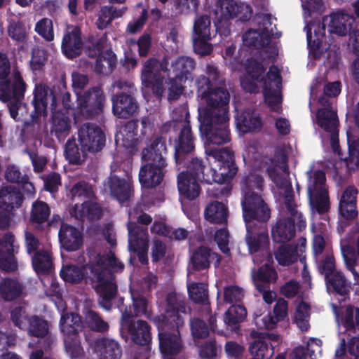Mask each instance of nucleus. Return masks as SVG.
<instances>
[{
  "label": "nucleus",
  "mask_w": 359,
  "mask_h": 359,
  "mask_svg": "<svg viewBox=\"0 0 359 359\" xmlns=\"http://www.w3.org/2000/svg\"><path fill=\"white\" fill-rule=\"evenodd\" d=\"M116 57L111 50L102 53L96 60L95 70L100 73L110 72L116 65Z\"/></svg>",
  "instance_id": "obj_52"
},
{
  "label": "nucleus",
  "mask_w": 359,
  "mask_h": 359,
  "mask_svg": "<svg viewBox=\"0 0 359 359\" xmlns=\"http://www.w3.org/2000/svg\"><path fill=\"white\" fill-rule=\"evenodd\" d=\"M104 100L102 90L97 87L90 88L83 94L81 93L77 96L75 118L79 115L90 118L99 114L102 111Z\"/></svg>",
  "instance_id": "obj_16"
},
{
  "label": "nucleus",
  "mask_w": 359,
  "mask_h": 359,
  "mask_svg": "<svg viewBox=\"0 0 359 359\" xmlns=\"http://www.w3.org/2000/svg\"><path fill=\"white\" fill-rule=\"evenodd\" d=\"M246 227L245 241L249 252L251 254L260 252L266 257L270 255L266 249L269 241L266 228L257 227L255 224L252 225L251 222L246 223Z\"/></svg>",
  "instance_id": "obj_23"
},
{
  "label": "nucleus",
  "mask_w": 359,
  "mask_h": 359,
  "mask_svg": "<svg viewBox=\"0 0 359 359\" xmlns=\"http://www.w3.org/2000/svg\"><path fill=\"white\" fill-rule=\"evenodd\" d=\"M196 83L199 98L198 118L229 116L230 94L224 81H219L213 88L205 76H200Z\"/></svg>",
  "instance_id": "obj_4"
},
{
  "label": "nucleus",
  "mask_w": 359,
  "mask_h": 359,
  "mask_svg": "<svg viewBox=\"0 0 359 359\" xmlns=\"http://www.w3.org/2000/svg\"><path fill=\"white\" fill-rule=\"evenodd\" d=\"M25 90V83L18 72L11 73L9 60L0 53V100L20 97Z\"/></svg>",
  "instance_id": "obj_14"
},
{
  "label": "nucleus",
  "mask_w": 359,
  "mask_h": 359,
  "mask_svg": "<svg viewBox=\"0 0 359 359\" xmlns=\"http://www.w3.org/2000/svg\"><path fill=\"white\" fill-rule=\"evenodd\" d=\"M104 191L120 203L126 201L131 196V184L129 180L111 175L104 184Z\"/></svg>",
  "instance_id": "obj_27"
},
{
  "label": "nucleus",
  "mask_w": 359,
  "mask_h": 359,
  "mask_svg": "<svg viewBox=\"0 0 359 359\" xmlns=\"http://www.w3.org/2000/svg\"><path fill=\"white\" fill-rule=\"evenodd\" d=\"M278 262L283 266H288L294 263L297 259V255L294 248L290 245L279 247L275 253Z\"/></svg>",
  "instance_id": "obj_57"
},
{
  "label": "nucleus",
  "mask_w": 359,
  "mask_h": 359,
  "mask_svg": "<svg viewBox=\"0 0 359 359\" xmlns=\"http://www.w3.org/2000/svg\"><path fill=\"white\" fill-rule=\"evenodd\" d=\"M79 140L83 149L97 152L104 146L105 136L97 126L86 123L79 130Z\"/></svg>",
  "instance_id": "obj_20"
},
{
  "label": "nucleus",
  "mask_w": 359,
  "mask_h": 359,
  "mask_svg": "<svg viewBox=\"0 0 359 359\" xmlns=\"http://www.w3.org/2000/svg\"><path fill=\"white\" fill-rule=\"evenodd\" d=\"M88 268L90 271V277L95 285V290L104 299L112 298L116 292V285L112 273L121 271L124 267L109 252L107 254L92 253L89 257Z\"/></svg>",
  "instance_id": "obj_3"
},
{
  "label": "nucleus",
  "mask_w": 359,
  "mask_h": 359,
  "mask_svg": "<svg viewBox=\"0 0 359 359\" xmlns=\"http://www.w3.org/2000/svg\"><path fill=\"white\" fill-rule=\"evenodd\" d=\"M357 195L358 190L353 186L348 187L343 191L339 199V212L344 218L349 219L357 216Z\"/></svg>",
  "instance_id": "obj_32"
},
{
  "label": "nucleus",
  "mask_w": 359,
  "mask_h": 359,
  "mask_svg": "<svg viewBox=\"0 0 359 359\" xmlns=\"http://www.w3.org/2000/svg\"><path fill=\"white\" fill-rule=\"evenodd\" d=\"M121 325L128 328L133 341L141 346L147 344L151 340V334L149 327L147 323L143 320H137L130 323V320H128V324L123 325L121 321Z\"/></svg>",
  "instance_id": "obj_42"
},
{
  "label": "nucleus",
  "mask_w": 359,
  "mask_h": 359,
  "mask_svg": "<svg viewBox=\"0 0 359 359\" xmlns=\"http://www.w3.org/2000/svg\"><path fill=\"white\" fill-rule=\"evenodd\" d=\"M26 330L31 336L44 337L48 333V324L43 318L37 316H32L30 317Z\"/></svg>",
  "instance_id": "obj_50"
},
{
  "label": "nucleus",
  "mask_w": 359,
  "mask_h": 359,
  "mask_svg": "<svg viewBox=\"0 0 359 359\" xmlns=\"http://www.w3.org/2000/svg\"><path fill=\"white\" fill-rule=\"evenodd\" d=\"M317 123L330 134L332 149L339 158L333 166L334 169L333 177H335L337 175L343 173V166L346 172L359 168V137L353 135L349 131L347 132L349 156L344 159L341 156L338 138V119L335 111L327 108L319 109L317 113Z\"/></svg>",
  "instance_id": "obj_2"
},
{
  "label": "nucleus",
  "mask_w": 359,
  "mask_h": 359,
  "mask_svg": "<svg viewBox=\"0 0 359 359\" xmlns=\"http://www.w3.org/2000/svg\"><path fill=\"white\" fill-rule=\"evenodd\" d=\"M83 46L80 28L68 26L62 40L61 48L63 53L69 58L75 57L81 54Z\"/></svg>",
  "instance_id": "obj_24"
},
{
  "label": "nucleus",
  "mask_w": 359,
  "mask_h": 359,
  "mask_svg": "<svg viewBox=\"0 0 359 359\" xmlns=\"http://www.w3.org/2000/svg\"><path fill=\"white\" fill-rule=\"evenodd\" d=\"M325 279L337 293L344 295L348 292L350 285L342 272L336 271Z\"/></svg>",
  "instance_id": "obj_55"
},
{
  "label": "nucleus",
  "mask_w": 359,
  "mask_h": 359,
  "mask_svg": "<svg viewBox=\"0 0 359 359\" xmlns=\"http://www.w3.org/2000/svg\"><path fill=\"white\" fill-rule=\"evenodd\" d=\"M315 261L318 272L324 275L325 278H328L336 271V263L333 252L315 258Z\"/></svg>",
  "instance_id": "obj_51"
},
{
  "label": "nucleus",
  "mask_w": 359,
  "mask_h": 359,
  "mask_svg": "<svg viewBox=\"0 0 359 359\" xmlns=\"http://www.w3.org/2000/svg\"><path fill=\"white\" fill-rule=\"evenodd\" d=\"M190 298L195 302L205 303L208 301V290L203 283H193L188 285Z\"/></svg>",
  "instance_id": "obj_63"
},
{
  "label": "nucleus",
  "mask_w": 359,
  "mask_h": 359,
  "mask_svg": "<svg viewBox=\"0 0 359 359\" xmlns=\"http://www.w3.org/2000/svg\"><path fill=\"white\" fill-rule=\"evenodd\" d=\"M180 110L181 111L180 118H176V121H183V128L181 130L179 145L176 147V154H180V152L189 153L194 148L191 129L187 121L189 114L184 108H180Z\"/></svg>",
  "instance_id": "obj_41"
},
{
  "label": "nucleus",
  "mask_w": 359,
  "mask_h": 359,
  "mask_svg": "<svg viewBox=\"0 0 359 359\" xmlns=\"http://www.w3.org/2000/svg\"><path fill=\"white\" fill-rule=\"evenodd\" d=\"M227 215V209L222 203H211L205 210V219L212 223H224L226 222Z\"/></svg>",
  "instance_id": "obj_44"
},
{
  "label": "nucleus",
  "mask_w": 359,
  "mask_h": 359,
  "mask_svg": "<svg viewBox=\"0 0 359 359\" xmlns=\"http://www.w3.org/2000/svg\"><path fill=\"white\" fill-rule=\"evenodd\" d=\"M295 233L294 221L289 218L280 219L272 227V238L276 243H286L290 241Z\"/></svg>",
  "instance_id": "obj_35"
},
{
  "label": "nucleus",
  "mask_w": 359,
  "mask_h": 359,
  "mask_svg": "<svg viewBox=\"0 0 359 359\" xmlns=\"http://www.w3.org/2000/svg\"><path fill=\"white\" fill-rule=\"evenodd\" d=\"M272 263L271 255H267L265 257V262L263 266L257 272L252 271V278L258 290H262V286H264L263 284L270 283L276 279L277 274L271 266Z\"/></svg>",
  "instance_id": "obj_39"
},
{
  "label": "nucleus",
  "mask_w": 359,
  "mask_h": 359,
  "mask_svg": "<svg viewBox=\"0 0 359 359\" xmlns=\"http://www.w3.org/2000/svg\"><path fill=\"white\" fill-rule=\"evenodd\" d=\"M247 316V311L241 305H233L225 313L224 322L229 326L235 325L244 320Z\"/></svg>",
  "instance_id": "obj_56"
},
{
  "label": "nucleus",
  "mask_w": 359,
  "mask_h": 359,
  "mask_svg": "<svg viewBox=\"0 0 359 359\" xmlns=\"http://www.w3.org/2000/svg\"><path fill=\"white\" fill-rule=\"evenodd\" d=\"M168 58L163 57L161 62L151 58L146 61L142 71V81L148 87H151L157 95L163 92L162 72H167L170 80L168 84V100H175L182 94L184 87L182 83L191 79V74L196 67L194 60L186 56L176 58L171 62L170 69Z\"/></svg>",
  "instance_id": "obj_1"
},
{
  "label": "nucleus",
  "mask_w": 359,
  "mask_h": 359,
  "mask_svg": "<svg viewBox=\"0 0 359 359\" xmlns=\"http://www.w3.org/2000/svg\"><path fill=\"white\" fill-rule=\"evenodd\" d=\"M210 250L205 248L201 247L196 250L191 257V263L197 270L205 269L210 265Z\"/></svg>",
  "instance_id": "obj_59"
},
{
  "label": "nucleus",
  "mask_w": 359,
  "mask_h": 359,
  "mask_svg": "<svg viewBox=\"0 0 359 359\" xmlns=\"http://www.w3.org/2000/svg\"><path fill=\"white\" fill-rule=\"evenodd\" d=\"M22 292V286L15 279L5 278L0 283V294L3 299L11 301L19 297Z\"/></svg>",
  "instance_id": "obj_45"
},
{
  "label": "nucleus",
  "mask_w": 359,
  "mask_h": 359,
  "mask_svg": "<svg viewBox=\"0 0 359 359\" xmlns=\"http://www.w3.org/2000/svg\"><path fill=\"white\" fill-rule=\"evenodd\" d=\"M165 154V141L161 137H156L143 150L142 159L147 163L141 168L139 179L144 188L154 187L162 181L166 166Z\"/></svg>",
  "instance_id": "obj_5"
},
{
  "label": "nucleus",
  "mask_w": 359,
  "mask_h": 359,
  "mask_svg": "<svg viewBox=\"0 0 359 359\" xmlns=\"http://www.w3.org/2000/svg\"><path fill=\"white\" fill-rule=\"evenodd\" d=\"M237 126L243 133L255 131L260 129L262 121L257 111L252 109H246L236 117Z\"/></svg>",
  "instance_id": "obj_37"
},
{
  "label": "nucleus",
  "mask_w": 359,
  "mask_h": 359,
  "mask_svg": "<svg viewBox=\"0 0 359 359\" xmlns=\"http://www.w3.org/2000/svg\"><path fill=\"white\" fill-rule=\"evenodd\" d=\"M280 76L276 67H271L264 81V95L265 102L271 110L279 112L282 101L280 88Z\"/></svg>",
  "instance_id": "obj_19"
},
{
  "label": "nucleus",
  "mask_w": 359,
  "mask_h": 359,
  "mask_svg": "<svg viewBox=\"0 0 359 359\" xmlns=\"http://www.w3.org/2000/svg\"><path fill=\"white\" fill-rule=\"evenodd\" d=\"M197 181L198 180L189 176L188 173H180L177 177V187L180 195L189 200L198 197L201 189Z\"/></svg>",
  "instance_id": "obj_36"
},
{
  "label": "nucleus",
  "mask_w": 359,
  "mask_h": 359,
  "mask_svg": "<svg viewBox=\"0 0 359 359\" xmlns=\"http://www.w3.org/2000/svg\"><path fill=\"white\" fill-rule=\"evenodd\" d=\"M355 22L354 18L344 13H334L323 17L322 24L306 26V37L309 45L320 48L325 42V28L330 34L346 36Z\"/></svg>",
  "instance_id": "obj_6"
},
{
  "label": "nucleus",
  "mask_w": 359,
  "mask_h": 359,
  "mask_svg": "<svg viewBox=\"0 0 359 359\" xmlns=\"http://www.w3.org/2000/svg\"><path fill=\"white\" fill-rule=\"evenodd\" d=\"M131 297L133 299V311L130 309H126L122 311V322L123 325L128 324V320L134 316L139 315H145L149 316L148 303L147 299L142 295L131 290Z\"/></svg>",
  "instance_id": "obj_40"
},
{
  "label": "nucleus",
  "mask_w": 359,
  "mask_h": 359,
  "mask_svg": "<svg viewBox=\"0 0 359 359\" xmlns=\"http://www.w3.org/2000/svg\"><path fill=\"white\" fill-rule=\"evenodd\" d=\"M60 325L67 353L72 358L83 355V350L79 339V332L83 328L81 317L76 313H65L61 316Z\"/></svg>",
  "instance_id": "obj_13"
},
{
  "label": "nucleus",
  "mask_w": 359,
  "mask_h": 359,
  "mask_svg": "<svg viewBox=\"0 0 359 359\" xmlns=\"http://www.w3.org/2000/svg\"><path fill=\"white\" fill-rule=\"evenodd\" d=\"M53 132L59 140L66 137L70 130L69 118L65 115L53 113Z\"/></svg>",
  "instance_id": "obj_53"
},
{
  "label": "nucleus",
  "mask_w": 359,
  "mask_h": 359,
  "mask_svg": "<svg viewBox=\"0 0 359 359\" xmlns=\"http://www.w3.org/2000/svg\"><path fill=\"white\" fill-rule=\"evenodd\" d=\"M205 154L211 167L210 174L202 175L201 178L205 182L223 184L233 177L237 168L233 154L229 148L217 149L208 147Z\"/></svg>",
  "instance_id": "obj_7"
},
{
  "label": "nucleus",
  "mask_w": 359,
  "mask_h": 359,
  "mask_svg": "<svg viewBox=\"0 0 359 359\" xmlns=\"http://www.w3.org/2000/svg\"><path fill=\"white\" fill-rule=\"evenodd\" d=\"M32 265L38 274L49 273L53 267L52 258L49 252L47 250L36 252L32 257Z\"/></svg>",
  "instance_id": "obj_46"
},
{
  "label": "nucleus",
  "mask_w": 359,
  "mask_h": 359,
  "mask_svg": "<svg viewBox=\"0 0 359 359\" xmlns=\"http://www.w3.org/2000/svg\"><path fill=\"white\" fill-rule=\"evenodd\" d=\"M214 30L211 29V20L208 15H203L198 17L194 24L193 38L211 39Z\"/></svg>",
  "instance_id": "obj_48"
},
{
  "label": "nucleus",
  "mask_w": 359,
  "mask_h": 359,
  "mask_svg": "<svg viewBox=\"0 0 359 359\" xmlns=\"http://www.w3.org/2000/svg\"><path fill=\"white\" fill-rule=\"evenodd\" d=\"M306 174L307 194L311 209L318 213L327 212L330 208V201L325 173L319 170L311 169Z\"/></svg>",
  "instance_id": "obj_12"
},
{
  "label": "nucleus",
  "mask_w": 359,
  "mask_h": 359,
  "mask_svg": "<svg viewBox=\"0 0 359 359\" xmlns=\"http://www.w3.org/2000/svg\"><path fill=\"white\" fill-rule=\"evenodd\" d=\"M220 8L222 14L225 18H238L245 21L251 15V8L245 3H238L233 0H222Z\"/></svg>",
  "instance_id": "obj_31"
},
{
  "label": "nucleus",
  "mask_w": 359,
  "mask_h": 359,
  "mask_svg": "<svg viewBox=\"0 0 359 359\" xmlns=\"http://www.w3.org/2000/svg\"><path fill=\"white\" fill-rule=\"evenodd\" d=\"M86 340L99 359H121V346L116 340L108 337L91 339L88 334Z\"/></svg>",
  "instance_id": "obj_21"
},
{
  "label": "nucleus",
  "mask_w": 359,
  "mask_h": 359,
  "mask_svg": "<svg viewBox=\"0 0 359 359\" xmlns=\"http://www.w3.org/2000/svg\"><path fill=\"white\" fill-rule=\"evenodd\" d=\"M14 241L13 236L6 233L0 242V268L6 271H15L18 269V262L13 255Z\"/></svg>",
  "instance_id": "obj_28"
},
{
  "label": "nucleus",
  "mask_w": 359,
  "mask_h": 359,
  "mask_svg": "<svg viewBox=\"0 0 359 359\" xmlns=\"http://www.w3.org/2000/svg\"><path fill=\"white\" fill-rule=\"evenodd\" d=\"M22 203V195L15 187L9 185L0 189V210L13 212Z\"/></svg>",
  "instance_id": "obj_33"
},
{
  "label": "nucleus",
  "mask_w": 359,
  "mask_h": 359,
  "mask_svg": "<svg viewBox=\"0 0 359 359\" xmlns=\"http://www.w3.org/2000/svg\"><path fill=\"white\" fill-rule=\"evenodd\" d=\"M50 214L48 204L42 201H36L32 204L30 220L34 224H42L47 221Z\"/></svg>",
  "instance_id": "obj_49"
},
{
  "label": "nucleus",
  "mask_w": 359,
  "mask_h": 359,
  "mask_svg": "<svg viewBox=\"0 0 359 359\" xmlns=\"http://www.w3.org/2000/svg\"><path fill=\"white\" fill-rule=\"evenodd\" d=\"M11 318L15 326L20 330H26L29 323L30 317H29L24 307L19 306L15 308L11 311Z\"/></svg>",
  "instance_id": "obj_61"
},
{
  "label": "nucleus",
  "mask_w": 359,
  "mask_h": 359,
  "mask_svg": "<svg viewBox=\"0 0 359 359\" xmlns=\"http://www.w3.org/2000/svg\"><path fill=\"white\" fill-rule=\"evenodd\" d=\"M72 198H79L83 203H76L70 214L76 218L95 219L100 217L101 209L94 198L92 187L85 182L76 183L71 189Z\"/></svg>",
  "instance_id": "obj_10"
},
{
  "label": "nucleus",
  "mask_w": 359,
  "mask_h": 359,
  "mask_svg": "<svg viewBox=\"0 0 359 359\" xmlns=\"http://www.w3.org/2000/svg\"><path fill=\"white\" fill-rule=\"evenodd\" d=\"M312 251L314 259L333 252L330 241L320 234L315 235L313 238Z\"/></svg>",
  "instance_id": "obj_54"
},
{
  "label": "nucleus",
  "mask_w": 359,
  "mask_h": 359,
  "mask_svg": "<svg viewBox=\"0 0 359 359\" xmlns=\"http://www.w3.org/2000/svg\"><path fill=\"white\" fill-rule=\"evenodd\" d=\"M186 312L185 297L176 292H171L166 297L165 314L155 318L154 320L158 327L170 324L180 328L184 325L182 314Z\"/></svg>",
  "instance_id": "obj_15"
},
{
  "label": "nucleus",
  "mask_w": 359,
  "mask_h": 359,
  "mask_svg": "<svg viewBox=\"0 0 359 359\" xmlns=\"http://www.w3.org/2000/svg\"><path fill=\"white\" fill-rule=\"evenodd\" d=\"M137 121L127 122L116 135V142L126 148H133L138 142Z\"/></svg>",
  "instance_id": "obj_38"
},
{
  "label": "nucleus",
  "mask_w": 359,
  "mask_h": 359,
  "mask_svg": "<svg viewBox=\"0 0 359 359\" xmlns=\"http://www.w3.org/2000/svg\"><path fill=\"white\" fill-rule=\"evenodd\" d=\"M160 350L163 357H173L183 348L179 329L170 324L158 327Z\"/></svg>",
  "instance_id": "obj_18"
},
{
  "label": "nucleus",
  "mask_w": 359,
  "mask_h": 359,
  "mask_svg": "<svg viewBox=\"0 0 359 359\" xmlns=\"http://www.w3.org/2000/svg\"><path fill=\"white\" fill-rule=\"evenodd\" d=\"M269 351L268 344L261 339L255 340L249 346L250 355L260 359L267 358Z\"/></svg>",
  "instance_id": "obj_64"
},
{
  "label": "nucleus",
  "mask_w": 359,
  "mask_h": 359,
  "mask_svg": "<svg viewBox=\"0 0 359 359\" xmlns=\"http://www.w3.org/2000/svg\"><path fill=\"white\" fill-rule=\"evenodd\" d=\"M311 307L305 302H300L296 308L294 322L302 332H306L310 328Z\"/></svg>",
  "instance_id": "obj_47"
},
{
  "label": "nucleus",
  "mask_w": 359,
  "mask_h": 359,
  "mask_svg": "<svg viewBox=\"0 0 359 359\" xmlns=\"http://www.w3.org/2000/svg\"><path fill=\"white\" fill-rule=\"evenodd\" d=\"M34 106L38 115H46L48 109L55 111V96L53 90L46 85H36L34 89Z\"/></svg>",
  "instance_id": "obj_25"
},
{
  "label": "nucleus",
  "mask_w": 359,
  "mask_h": 359,
  "mask_svg": "<svg viewBox=\"0 0 359 359\" xmlns=\"http://www.w3.org/2000/svg\"><path fill=\"white\" fill-rule=\"evenodd\" d=\"M264 69L263 64H260L253 59L248 60L245 63L247 76L241 79L243 88L250 93L257 92V82L264 80L263 73Z\"/></svg>",
  "instance_id": "obj_26"
},
{
  "label": "nucleus",
  "mask_w": 359,
  "mask_h": 359,
  "mask_svg": "<svg viewBox=\"0 0 359 359\" xmlns=\"http://www.w3.org/2000/svg\"><path fill=\"white\" fill-rule=\"evenodd\" d=\"M85 320L89 327L96 332H104L109 328L108 323L93 311L86 313Z\"/></svg>",
  "instance_id": "obj_62"
},
{
  "label": "nucleus",
  "mask_w": 359,
  "mask_h": 359,
  "mask_svg": "<svg viewBox=\"0 0 359 359\" xmlns=\"http://www.w3.org/2000/svg\"><path fill=\"white\" fill-rule=\"evenodd\" d=\"M341 252L347 270L359 280V234L341 241Z\"/></svg>",
  "instance_id": "obj_22"
},
{
  "label": "nucleus",
  "mask_w": 359,
  "mask_h": 359,
  "mask_svg": "<svg viewBox=\"0 0 359 359\" xmlns=\"http://www.w3.org/2000/svg\"><path fill=\"white\" fill-rule=\"evenodd\" d=\"M111 100L114 114L118 118H129L134 115L137 111V102L135 99L130 95L122 93L114 95Z\"/></svg>",
  "instance_id": "obj_29"
},
{
  "label": "nucleus",
  "mask_w": 359,
  "mask_h": 359,
  "mask_svg": "<svg viewBox=\"0 0 359 359\" xmlns=\"http://www.w3.org/2000/svg\"><path fill=\"white\" fill-rule=\"evenodd\" d=\"M287 161L285 151L283 149H277L273 165L268 169V173L273 183L280 189V194L284 196L285 203L288 211L292 215L301 218L302 215L299 214L297 210V205L293 199L291 183L288 180Z\"/></svg>",
  "instance_id": "obj_9"
},
{
  "label": "nucleus",
  "mask_w": 359,
  "mask_h": 359,
  "mask_svg": "<svg viewBox=\"0 0 359 359\" xmlns=\"http://www.w3.org/2000/svg\"><path fill=\"white\" fill-rule=\"evenodd\" d=\"M61 245L67 251H76L83 243L81 233L75 227L66 224H62L59 231Z\"/></svg>",
  "instance_id": "obj_30"
},
{
  "label": "nucleus",
  "mask_w": 359,
  "mask_h": 359,
  "mask_svg": "<svg viewBox=\"0 0 359 359\" xmlns=\"http://www.w3.org/2000/svg\"><path fill=\"white\" fill-rule=\"evenodd\" d=\"M127 224L128 232V248L130 251L137 254L139 260L142 264L147 262L148 231L147 227L140 226L136 222L147 225L152 221L151 217L137 208L129 212Z\"/></svg>",
  "instance_id": "obj_8"
},
{
  "label": "nucleus",
  "mask_w": 359,
  "mask_h": 359,
  "mask_svg": "<svg viewBox=\"0 0 359 359\" xmlns=\"http://www.w3.org/2000/svg\"><path fill=\"white\" fill-rule=\"evenodd\" d=\"M337 320L339 332H347L348 336L350 337L356 329L359 330V309L348 306L343 311L341 318L337 317Z\"/></svg>",
  "instance_id": "obj_34"
},
{
  "label": "nucleus",
  "mask_w": 359,
  "mask_h": 359,
  "mask_svg": "<svg viewBox=\"0 0 359 359\" xmlns=\"http://www.w3.org/2000/svg\"><path fill=\"white\" fill-rule=\"evenodd\" d=\"M243 40L247 46L261 48L269 45L271 36L266 29H250L243 35Z\"/></svg>",
  "instance_id": "obj_43"
},
{
  "label": "nucleus",
  "mask_w": 359,
  "mask_h": 359,
  "mask_svg": "<svg viewBox=\"0 0 359 359\" xmlns=\"http://www.w3.org/2000/svg\"><path fill=\"white\" fill-rule=\"evenodd\" d=\"M85 149L80 150L75 140H68L65 145V156L67 159L74 164L81 163L85 158Z\"/></svg>",
  "instance_id": "obj_58"
},
{
  "label": "nucleus",
  "mask_w": 359,
  "mask_h": 359,
  "mask_svg": "<svg viewBox=\"0 0 359 359\" xmlns=\"http://www.w3.org/2000/svg\"><path fill=\"white\" fill-rule=\"evenodd\" d=\"M60 276L65 282L76 283L83 278L84 273L75 265H66L62 267Z\"/></svg>",
  "instance_id": "obj_60"
},
{
  "label": "nucleus",
  "mask_w": 359,
  "mask_h": 359,
  "mask_svg": "<svg viewBox=\"0 0 359 359\" xmlns=\"http://www.w3.org/2000/svg\"><path fill=\"white\" fill-rule=\"evenodd\" d=\"M198 118L200 122V131L205 137V150L211 145H220L226 144L231 140L229 129V116H217Z\"/></svg>",
  "instance_id": "obj_11"
},
{
  "label": "nucleus",
  "mask_w": 359,
  "mask_h": 359,
  "mask_svg": "<svg viewBox=\"0 0 359 359\" xmlns=\"http://www.w3.org/2000/svg\"><path fill=\"white\" fill-rule=\"evenodd\" d=\"M242 206L246 223L251 222L252 219L264 222L270 217V210L264 200L260 195L254 191L244 192Z\"/></svg>",
  "instance_id": "obj_17"
}]
</instances>
